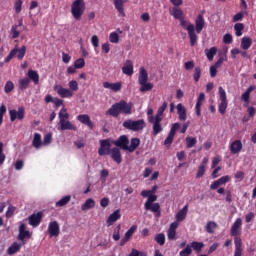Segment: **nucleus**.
<instances>
[{
	"instance_id": "1",
	"label": "nucleus",
	"mask_w": 256,
	"mask_h": 256,
	"mask_svg": "<svg viewBox=\"0 0 256 256\" xmlns=\"http://www.w3.org/2000/svg\"><path fill=\"white\" fill-rule=\"evenodd\" d=\"M133 113V104L125 100H120L119 102L114 103L107 111L106 115L114 117L117 119L121 114L122 115H131Z\"/></svg>"
},
{
	"instance_id": "2",
	"label": "nucleus",
	"mask_w": 256,
	"mask_h": 256,
	"mask_svg": "<svg viewBox=\"0 0 256 256\" xmlns=\"http://www.w3.org/2000/svg\"><path fill=\"white\" fill-rule=\"evenodd\" d=\"M58 131H77V126H75L71 121H69V113L67 108L63 107L58 113Z\"/></svg>"
},
{
	"instance_id": "3",
	"label": "nucleus",
	"mask_w": 256,
	"mask_h": 256,
	"mask_svg": "<svg viewBox=\"0 0 256 256\" xmlns=\"http://www.w3.org/2000/svg\"><path fill=\"white\" fill-rule=\"evenodd\" d=\"M179 21H180L181 27H183V29H185L188 32L191 47H195V44L197 43V34L195 33V25L187 22L185 18H182Z\"/></svg>"
},
{
	"instance_id": "4",
	"label": "nucleus",
	"mask_w": 256,
	"mask_h": 256,
	"mask_svg": "<svg viewBox=\"0 0 256 256\" xmlns=\"http://www.w3.org/2000/svg\"><path fill=\"white\" fill-rule=\"evenodd\" d=\"M123 127L125 129H128L129 131H143L146 127V123L145 120L140 119V120H131L128 119L126 121L123 122Z\"/></svg>"
},
{
	"instance_id": "5",
	"label": "nucleus",
	"mask_w": 256,
	"mask_h": 256,
	"mask_svg": "<svg viewBox=\"0 0 256 256\" xmlns=\"http://www.w3.org/2000/svg\"><path fill=\"white\" fill-rule=\"evenodd\" d=\"M85 13V1L75 0L71 6V14L76 21L81 20V16Z\"/></svg>"
},
{
	"instance_id": "6",
	"label": "nucleus",
	"mask_w": 256,
	"mask_h": 256,
	"mask_svg": "<svg viewBox=\"0 0 256 256\" xmlns=\"http://www.w3.org/2000/svg\"><path fill=\"white\" fill-rule=\"evenodd\" d=\"M218 95L220 99L218 111L221 115H225L227 113V107H229V101H227V92L221 86L218 88Z\"/></svg>"
},
{
	"instance_id": "7",
	"label": "nucleus",
	"mask_w": 256,
	"mask_h": 256,
	"mask_svg": "<svg viewBox=\"0 0 256 256\" xmlns=\"http://www.w3.org/2000/svg\"><path fill=\"white\" fill-rule=\"evenodd\" d=\"M26 52H27V47L22 46L21 48H18L17 46H15V48L12 49L8 54V56L5 58V63H9V61H11L13 57H17V59L21 61L23 57H25Z\"/></svg>"
},
{
	"instance_id": "8",
	"label": "nucleus",
	"mask_w": 256,
	"mask_h": 256,
	"mask_svg": "<svg viewBox=\"0 0 256 256\" xmlns=\"http://www.w3.org/2000/svg\"><path fill=\"white\" fill-rule=\"evenodd\" d=\"M10 121H23L25 119V107L20 106L17 110H9Z\"/></svg>"
},
{
	"instance_id": "9",
	"label": "nucleus",
	"mask_w": 256,
	"mask_h": 256,
	"mask_svg": "<svg viewBox=\"0 0 256 256\" xmlns=\"http://www.w3.org/2000/svg\"><path fill=\"white\" fill-rule=\"evenodd\" d=\"M98 155H100V157H103L105 155H111V142L109 141V139L100 140Z\"/></svg>"
},
{
	"instance_id": "10",
	"label": "nucleus",
	"mask_w": 256,
	"mask_h": 256,
	"mask_svg": "<svg viewBox=\"0 0 256 256\" xmlns=\"http://www.w3.org/2000/svg\"><path fill=\"white\" fill-rule=\"evenodd\" d=\"M54 91L57 92V95L62 99H69L73 97V91L58 84L54 86Z\"/></svg>"
},
{
	"instance_id": "11",
	"label": "nucleus",
	"mask_w": 256,
	"mask_h": 256,
	"mask_svg": "<svg viewBox=\"0 0 256 256\" xmlns=\"http://www.w3.org/2000/svg\"><path fill=\"white\" fill-rule=\"evenodd\" d=\"M59 233H61V228L59 227V222L52 221L48 225V234L49 237H59Z\"/></svg>"
},
{
	"instance_id": "12",
	"label": "nucleus",
	"mask_w": 256,
	"mask_h": 256,
	"mask_svg": "<svg viewBox=\"0 0 256 256\" xmlns=\"http://www.w3.org/2000/svg\"><path fill=\"white\" fill-rule=\"evenodd\" d=\"M42 219L43 212H38L36 214L34 213L28 217L29 225H31L32 227H39Z\"/></svg>"
},
{
	"instance_id": "13",
	"label": "nucleus",
	"mask_w": 256,
	"mask_h": 256,
	"mask_svg": "<svg viewBox=\"0 0 256 256\" xmlns=\"http://www.w3.org/2000/svg\"><path fill=\"white\" fill-rule=\"evenodd\" d=\"M241 225H243V220H241V218H237L230 229L231 237L241 235Z\"/></svg>"
},
{
	"instance_id": "14",
	"label": "nucleus",
	"mask_w": 256,
	"mask_h": 256,
	"mask_svg": "<svg viewBox=\"0 0 256 256\" xmlns=\"http://www.w3.org/2000/svg\"><path fill=\"white\" fill-rule=\"evenodd\" d=\"M177 227H179V223L172 222L167 231V237L169 241H177Z\"/></svg>"
},
{
	"instance_id": "15",
	"label": "nucleus",
	"mask_w": 256,
	"mask_h": 256,
	"mask_svg": "<svg viewBox=\"0 0 256 256\" xmlns=\"http://www.w3.org/2000/svg\"><path fill=\"white\" fill-rule=\"evenodd\" d=\"M113 143L116 147H120V149H123V151H127L129 147V138H127L126 135H122Z\"/></svg>"
},
{
	"instance_id": "16",
	"label": "nucleus",
	"mask_w": 256,
	"mask_h": 256,
	"mask_svg": "<svg viewBox=\"0 0 256 256\" xmlns=\"http://www.w3.org/2000/svg\"><path fill=\"white\" fill-rule=\"evenodd\" d=\"M144 207L146 211H152V213H155V217H161V206L159 203H149L145 202Z\"/></svg>"
},
{
	"instance_id": "17",
	"label": "nucleus",
	"mask_w": 256,
	"mask_h": 256,
	"mask_svg": "<svg viewBox=\"0 0 256 256\" xmlns=\"http://www.w3.org/2000/svg\"><path fill=\"white\" fill-rule=\"evenodd\" d=\"M122 73L124 75H127V77H131L134 71V66H133V61L131 60H126L122 66Z\"/></svg>"
},
{
	"instance_id": "18",
	"label": "nucleus",
	"mask_w": 256,
	"mask_h": 256,
	"mask_svg": "<svg viewBox=\"0 0 256 256\" xmlns=\"http://www.w3.org/2000/svg\"><path fill=\"white\" fill-rule=\"evenodd\" d=\"M25 229H26L25 224H21L19 226L18 239L19 241H22V243L25 241V239H29L31 237V232Z\"/></svg>"
},
{
	"instance_id": "19",
	"label": "nucleus",
	"mask_w": 256,
	"mask_h": 256,
	"mask_svg": "<svg viewBox=\"0 0 256 256\" xmlns=\"http://www.w3.org/2000/svg\"><path fill=\"white\" fill-rule=\"evenodd\" d=\"M104 89H110L114 93H118L120 89H122L123 84L121 82L110 83V82H103Z\"/></svg>"
},
{
	"instance_id": "20",
	"label": "nucleus",
	"mask_w": 256,
	"mask_h": 256,
	"mask_svg": "<svg viewBox=\"0 0 256 256\" xmlns=\"http://www.w3.org/2000/svg\"><path fill=\"white\" fill-rule=\"evenodd\" d=\"M119 219H121V212L120 210H116L108 216L106 223L108 227H111V225L116 223V221H119Z\"/></svg>"
},
{
	"instance_id": "21",
	"label": "nucleus",
	"mask_w": 256,
	"mask_h": 256,
	"mask_svg": "<svg viewBox=\"0 0 256 256\" xmlns=\"http://www.w3.org/2000/svg\"><path fill=\"white\" fill-rule=\"evenodd\" d=\"M178 119L180 121H187V109L183 106L182 103L177 104L176 106Z\"/></svg>"
},
{
	"instance_id": "22",
	"label": "nucleus",
	"mask_w": 256,
	"mask_h": 256,
	"mask_svg": "<svg viewBox=\"0 0 256 256\" xmlns=\"http://www.w3.org/2000/svg\"><path fill=\"white\" fill-rule=\"evenodd\" d=\"M241 149H243V143L241 142V140H235L230 144V151L233 155L241 153Z\"/></svg>"
},
{
	"instance_id": "23",
	"label": "nucleus",
	"mask_w": 256,
	"mask_h": 256,
	"mask_svg": "<svg viewBox=\"0 0 256 256\" xmlns=\"http://www.w3.org/2000/svg\"><path fill=\"white\" fill-rule=\"evenodd\" d=\"M187 213H189V205H185L175 216L176 221L181 222L185 221L187 218Z\"/></svg>"
},
{
	"instance_id": "24",
	"label": "nucleus",
	"mask_w": 256,
	"mask_h": 256,
	"mask_svg": "<svg viewBox=\"0 0 256 256\" xmlns=\"http://www.w3.org/2000/svg\"><path fill=\"white\" fill-rule=\"evenodd\" d=\"M169 13H170V15H172V17H174V19H178V21H181L182 19L185 18L183 16V10H181V8H179V7L170 8Z\"/></svg>"
},
{
	"instance_id": "25",
	"label": "nucleus",
	"mask_w": 256,
	"mask_h": 256,
	"mask_svg": "<svg viewBox=\"0 0 256 256\" xmlns=\"http://www.w3.org/2000/svg\"><path fill=\"white\" fill-rule=\"evenodd\" d=\"M147 81H149V74L147 73V70H145V67H141L138 76V83L139 85H143L144 83H147Z\"/></svg>"
},
{
	"instance_id": "26",
	"label": "nucleus",
	"mask_w": 256,
	"mask_h": 256,
	"mask_svg": "<svg viewBox=\"0 0 256 256\" xmlns=\"http://www.w3.org/2000/svg\"><path fill=\"white\" fill-rule=\"evenodd\" d=\"M110 154L111 158L113 159V161H115V163H117L118 165L121 164L123 158L121 157V150H119V148H112Z\"/></svg>"
},
{
	"instance_id": "27",
	"label": "nucleus",
	"mask_w": 256,
	"mask_h": 256,
	"mask_svg": "<svg viewBox=\"0 0 256 256\" xmlns=\"http://www.w3.org/2000/svg\"><path fill=\"white\" fill-rule=\"evenodd\" d=\"M203 101H205V93H200L195 105V111L197 117H201V107L203 105Z\"/></svg>"
},
{
	"instance_id": "28",
	"label": "nucleus",
	"mask_w": 256,
	"mask_h": 256,
	"mask_svg": "<svg viewBox=\"0 0 256 256\" xmlns=\"http://www.w3.org/2000/svg\"><path fill=\"white\" fill-rule=\"evenodd\" d=\"M234 245H235V251H234V256H241L243 253V242L241 238L236 237L234 240Z\"/></svg>"
},
{
	"instance_id": "29",
	"label": "nucleus",
	"mask_w": 256,
	"mask_h": 256,
	"mask_svg": "<svg viewBox=\"0 0 256 256\" xmlns=\"http://www.w3.org/2000/svg\"><path fill=\"white\" fill-rule=\"evenodd\" d=\"M21 247H23L22 243L13 242L12 245L7 249V255H15V253H19V251H21Z\"/></svg>"
},
{
	"instance_id": "30",
	"label": "nucleus",
	"mask_w": 256,
	"mask_h": 256,
	"mask_svg": "<svg viewBox=\"0 0 256 256\" xmlns=\"http://www.w3.org/2000/svg\"><path fill=\"white\" fill-rule=\"evenodd\" d=\"M77 119L80 121V123H83V125H87L89 129H93V122H91L89 115L81 114L77 116Z\"/></svg>"
},
{
	"instance_id": "31",
	"label": "nucleus",
	"mask_w": 256,
	"mask_h": 256,
	"mask_svg": "<svg viewBox=\"0 0 256 256\" xmlns=\"http://www.w3.org/2000/svg\"><path fill=\"white\" fill-rule=\"evenodd\" d=\"M196 24V32L201 33L203 31V27H205V18H203V15L199 14L195 20Z\"/></svg>"
},
{
	"instance_id": "32",
	"label": "nucleus",
	"mask_w": 256,
	"mask_h": 256,
	"mask_svg": "<svg viewBox=\"0 0 256 256\" xmlns=\"http://www.w3.org/2000/svg\"><path fill=\"white\" fill-rule=\"evenodd\" d=\"M256 86L252 85L246 89V91L241 95V101L244 103H249V99L251 98V92L255 91Z\"/></svg>"
},
{
	"instance_id": "33",
	"label": "nucleus",
	"mask_w": 256,
	"mask_h": 256,
	"mask_svg": "<svg viewBox=\"0 0 256 256\" xmlns=\"http://www.w3.org/2000/svg\"><path fill=\"white\" fill-rule=\"evenodd\" d=\"M123 0H114V7L121 17H125V8Z\"/></svg>"
},
{
	"instance_id": "34",
	"label": "nucleus",
	"mask_w": 256,
	"mask_h": 256,
	"mask_svg": "<svg viewBox=\"0 0 256 256\" xmlns=\"http://www.w3.org/2000/svg\"><path fill=\"white\" fill-rule=\"evenodd\" d=\"M32 145L35 149H41V147H43V141H41V134L34 133Z\"/></svg>"
},
{
	"instance_id": "35",
	"label": "nucleus",
	"mask_w": 256,
	"mask_h": 256,
	"mask_svg": "<svg viewBox=\"0 0 256 256\" xmlns=\"http://www.w3.org/2000/svg\"><path fill=\"white\" fill-rule=\"evenodd\" d=\"M139 145H141V140L139 138H132L127 151H129V153H133V151H135Z\"/></svg>"
},
{
	"instance_id": "36",
	"label": "nucleus",
	"mask_w": 256,
	"mask_h": 256,
	"mask_svg": "<svg viewBox=\"0 0 256 256\" xmlns=\"http://www.w3.org/2000/svg\"><path fill=\"white\" fill-rule=\"evenodd\" d=\"M251 45H253V40L250 37H243L241 40V49H244V51H247V49H250Z\"/></svg>"
},
{
	"instance_id": "37",
	"label": "nucleus",
	"mask_w": 256,
	"mask_h": 256,
	"mask_svg": "<svg viewBox=\"0 0 256 256\" xmlns=\"http://www.w3.org/2000/svg\"><path fill=\"white\" fill-rule=\"evenodd\" d=\"M95 207V200L93 198L87 199L81 207L82 211H89Z\"/></svg>"
},
{
	"instance_id": "38",
	"label": "nucleus",
	"mask_w": 256,
	"mask_h": 256,
	"mask_svg": "<svg viewBox=\"0 0 256 256\" xmlns=\"http://www.w3.org/2000/svg\"><path fill=\"white\" fill-rule=\"evenodd\" d=\"M28 77L35 85H39V73L35 70H28Z\"/></svg>"
},
{
	"instance_id": "39",
	"label": "nucleus",
	"mask_w": 256,
	"mask_h": 256,
	"mask_svg": "<svg viewBox=\"0 0 256 256\" xmlns=\"http://www.w3.org/2000/svg\"><path fill=\"white\" fill-rule=\"evenodd\" d=\"M205 55H206L208 61H213V58L215 57V55H217V48L212 47L210 49H206Z\"/></svg>"
},
{
	"instance_id": "40",
	"label": "nucleus",
	"mask_w": 256,
	"mask_h": 256,
	"mask_svg": "<svg viewBox=\"0 0 256 256\" xmlns=\"http://www.w3.org/2000/svg\"><path fill=\"white\" fill-rule=\"evenodd\" d=\"M191 249H194V251H196V253H201V250L203 249V247H205V244L203 242H197V241H193L190 244Z\"/></svg>"
},
{
	"instance_id": "41",
	"label": "nucleus",
	"mask_w": 256,
	"mask_h": 256,
	"mask_svg": "<svg viewBox=\"0 0 256 256\" xmlns=\"http://www.w3.org/2000/svg\"><path fill=\"white\" fill-rule=\"evenodd\" d=\"M69 201H71V196L67 195L62 197L59 201H57L55 205L56 207H65V205H67Z\"/></svg>"
},
{
	"instance_id": "42",
	"label": "nucleus",
	"mask_w": 256,
	"mask_h": 256,
	"mask_svg": "<svg viewBox=\"0 0 256 256\" xmlns=\"http://www.w3.org/2000/svg\"><path fill=\"white\" fill-rule=\"evenodd\" d=\"M243 29H245V25H243V23H236L234 25L236 37H241V35H243Z\"/></svg>"
},
{
	"instance_id": "43",
	"label": "nucleus",
	"mask_w": 256,
	"mask_h": 256,
	"mask_svg": "<svg viewBox=\"0 0 256 256\" xmlns=\"http://www.w3.org/2000/svg\"><path fill=\"white\" fill-rule=\"evenodd\" d=\"M140 92L141 93H147V91H151L153 89V84L151 82H144L143 84H140Z\"/></svg>"
},
{
	"instance_id": "44",
	"label": "nucleus",
	"mask_w": 256,
	"mask_h": 256,
	"mask_svg": "<svg viewBox=\"0 0 256 256\" xmlns=\"http://www.w3.org/2000/svg\"><path fill=\"white\" fill-rule=\"evenodd\" d=\"M19 26L17 25H13L10 29V35L12 37V39H17L19 37V35H21V31L18 30Z\"/></svg>"
},
{
	"instance_id": "45",
	"label": "nucleus",
	"mask_w": 256,
	"mask_h": 256,
	"mask_svg": "<svg viewBox=\"0 0 256 256\" xmlns=\"http://www.w3.org/2000/svg\"><path fill=\"white\" fill-rule=\"evenodd\" d=\"M29 83H31V80H29V78H23L19 80V89H21L22 91H25V89H27V87H29Z\"/></svg>"
},
{
	"instance_id": "46",
	"label": "nucleus",
	"mask_w": 256,
	"mask_h": 256,
	"mask_svg": "<svg viewBox=\"0 0 256 256\" xmlns=\"http://www.w3.org/2000/svg\"><path fill=\"white\" fill-rule=\"evenodd\" d=\"M191 253H193V249L191 245L187 244L186 247L179 252V256H191Z\"/></svg>"
},
{
	"instance_id": "47",
	"label": "nucleus",
	"mask_w": 256,
	"mask_h": 256,
	"mask_svg": "<svg viewBox=\"0 0 256 256\" xmlns=\"http://www.w3.org/2000/svg\"><path fill=\"white\" fill-rule=\"evenodd\" d=\"M215 229H217V223L214 221H209L206 224V231L207 233H215Z\"/></svg>"
},
{
	"instance_id": "48",
	"label": "nucleus",
	"mask_w": 256,
	"mask_h": 256,
	"mask_svg": "<svg viewBox=\"0 0 256 256\" xmlns=\"http://www.w3.org/2000/svg\"><path fill=\"white\" fill-rule=\"evenodd\" d=\"M149 123H161L163 121V115L162 114H156L155 116L148 117Z\"/></svg>"
},
{
	"instance_id": "49",
	"label": "nucleus",
	"mask_w": 256,
	"mask_h": 256,
	"mask_svg": "<svg viewBox=\"0 0 256 256\" xmlns=\"http://www.w3.org/2000/svg\"><path fill=\"white\" fill-rule=\"evenodd\" d=\"M154 241H156V243H158V245L163 247V245H165V235L163 233L157 234L154 238Z\"/></svg>"
},
{
	"instance_id": "50",
	"label": "nucleus",
	"mask_w": 256,
	"mask_h": 256,
	"mask_svg": "<svg viewBox=\"0 0 256 256\" xmlns=\"http://www.w3.org/2000/svg\"><path fill=\"white\" fill-rule=\"evenodd\" d=\"M196 144H197V138H193L189 136L186 138L187 149H191L192 147H195Z\"/></svg>"
},
{
	"instance_id": "51",
	"label": "nucleus",
	"mask_w": 256,
	"mask_h": 256,
	"mask_svg": "<svg viewBox=\"0 0 256 256\" xmlns=\"http://www.w3.org/2000/svg\"><path fill=\"white\" fill-rule=\"evenodd\" d=\"M120 231H121V224H118L112 235V239H114V241H119L121 239Z\"/></svg>"
},
{
	"instance_id": "52",
	"label": "nucleus",
	"mask_w": 256,
	"mask_h": 256,
	"mask_svg": "<svg viewBox=\"0 0 256 256\" xmlns=\"http://www.w3.org/2000/svg\"><path fill=\"white\" fill-rule=\"evenodd\" d=\"M152 125H153L154 135H159V133L163 131V127L161 126V123L152 122Z\"/></svg>"
},
{
	"instance_id": "53",
	"label": "nucleus",
	"mask_w": 256,
	"mask_h": 256,
	"mask_svg": "<svg viewBox=\"0 0 256 256\" xmlns=\"http://www.w3.org/2000/svg\"><path fill=\"white\" fill-rule=\"evenodd\" d=\"M137 230V226H132L131 228H129L127 230V232L124 235V238H126L128 241L129 239H131V237H133V233H135V231Z\"/></svg>"
},
{
	"instance_id": "54",
	"label": "nucleus",
	"mask_w": 256,
	"mask_h": 256,
	"mask_svg": "<svg viewBox=\"0 0 256 256\" xmlns=\"http://www.w3.org/2000/svg\"><path fill=\"white\" fill-rule=\"evenodd\" d=\"M68 87L70 91H79V83L76 80H71L68 83Z\"/></svg>"
},
{
	"instance_id": "55",
	"label": "nucleus",
	"mask_w": 256,
	"mask_h": 256,
	"mask_svg": "<svg viewBox=\"0 0 256 256\" xmlns=\"http://www.w3.org/2000/svg\"><path fill=\"white\" fill-rule=\"evenodd\" d=\"M245 15L246 14L243 11L236 13L232 18L233 23H237V21H243V17H245Z\"/></svg>"
},
{
	"instance_id": "56",
	"label": "nucleus",
	"mask_w": 256,
	"mask_h": 256,
	"mask_svg": "<svg viewBox=\"0 0 256 256\" xmlns=\"http://www.w3.org/2000/svg\"><path fill=\"white\" fill-rule=\"evenodd\" d=\"M51 141H53V135L49 133L44 136L42 144L44 147H47V145H51Z\"/></svg>"
},
{
	"instance_id": "57",
	"label": "nucleus",
	"mask_w": 256,
	"mask_h": 256,
	"mask_svg": "<svg viewBox=\"0 0 256 256\" xmlns=\"http://www.w3.org/2000/svg\"><path fill=\"white\" fill-rule=\"evenodd\" d=\"M15 89V84H13L12 81H7L5 86H4V91L5 93H11Z\"/></svg>"
},
{
	"instance_id": "58",
	"label": "nucleus",
	"mask_w": 256,
	"mask_h": 256,
	"mask_svg": "<svg viewBox=\"0 0 256 256\" xmlns=\"http://www.w3.org/2000/svg\"><path fill=\"white\" fill-rule=\"evenodd\" d=\"M22 7H23V0H16L14 3L15 13L17 14L21 13Z\"/></svg>"
},
{
	"instance_id": "59",
	"label": "nucleus",
	"mask_w": 256,
	"mask_h": 256,
	"mask_svg": "<svg viewBox=\"0 0 256 256\" xmlns=\"http://www.w3.org/2000/svg\"><path fill=\"white\" fill-rule=\"evenodd\" d=\"M173 139H175V135L169 133L164 141V145H166L167 147H171V144L173 143Z\"/></svg>"
},
{
	"instance_id": "60",
	"label": "nucleus",
	"mask_w": 256,
	"mask_h": 256,
	"mask_svg": "<svg viewBox=\"0 0 256 256\" xmlns=\"http://www.w3.org/2000/svg\"><path fill=\"white\" fill-rule=\"evenodd\" d=\"M107 177H109V170L107 169H102L100 171V179L103 183H105V181H107Z\"/></svg>"
},
{
	"instance_id": "61",
	"label": "nucleus",
	"mask_w": 256,
	"mask_h": 256,
	"mask_svg": "<svg viewBox=\"0 0 256 256\" xmlns=\"http://www.w3.org/2000/svg\"><path fill=\"white\" fill-rule=\"evenodd\" d=\"M110 43H119V34L117 32L110 33L109 36Z\"/></svg>"
},
{
	"instance_id": "62",
	"label": "nucleus",
	"mask_w": 256,
	"mask_h": 256,
	"mask_svg": "<svg viewBox=\"0 0 256 256\" xmlns=\"http://www.w3.org/2000/svg\"><path fill=\"white\" fill-rule=\"evenodd\" d=\"M74 65L78 68V69H83L85 67V59L83 58H79L74 62Z\"/></svg>"
},
{
	"instance_id": "63",
	"label": "nucleus",
	"mask_w": 256,
	"mask_h": 256,
	"mask_svg": "<svg viewBox=\"0 0 256 256\" xmlns=\"http://www.w3.org/2000/svg\"><path fill=\"white\" fill-rule=\"evenodd\" d=\"M194 81L197 83V81H199V79H201V67H196L194 70Z\"/></svg>"
},
{
	"instance_id": "64",
	"label": "nucleus",
	"mask_w": 256,
	"mask_h": 256,
	"mask_svg": "<svg viewBox=\"0 0 256 256\" xmlns=\"http://www.w3.org/2000/svg\"><path fill=\"white\" fill-rule=\"evenodd\" d=\"M203 175H205V167L199 166L197 174H196V179H201V177H203Z\"/></svg>"
}]
</instances>
